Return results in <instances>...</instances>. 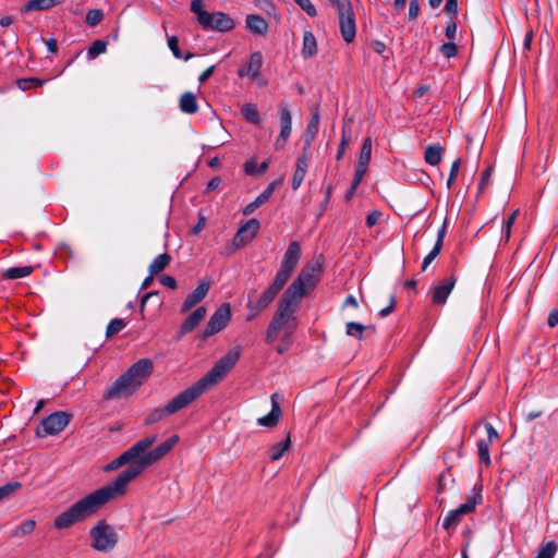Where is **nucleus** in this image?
Returning <instances> with one entry per match:
<instances>
[{"instance_id":"393cba45","label":"nucleus","mask_w":558,"mask_h":558,"mask_svg":"<svg viewBox=\"0 0 558 558\" xmlns=\"http://www.w3.org/2000/svg\"><path fill=\"white\" fill-rule=\"evenodd\" d=\"M246 28L257 35H265L268 31V24L264 17L255 14L246 16Z\"/></svg>"},{"instance_id":"8fccbe9b","label":"nucleus","mask_w":558,"mask_h":558,"mask_svg":"<svg viewBox=\"0 0 558 558\" xmlns=\"http://www.w3.org/2000/svg\"><path fill=\"white\" fill-rule=\"evenodd\" d=\"M294 2L310 16L314 17L317 15V11L311 0H294Z\"/></svg>"},{"instance_id":"3c124183","label":"nucleus","mask_w":558,"mask_h":558,"mask_svg":"<svg viewBox=\"0 0 558 558\" xmlns=\"http://www.w3.org/2000/svg\"><path fill=\"white\" fill-rule=\"evenodd\" d=\"M441 247L434 245L433 250L425 256L422 265V270H426L428 265L439 255Z\"/></svg>"},{"instance_id":"2eb2a0df","label":"nucleus","mask_w":558,"mask_h":558,"mask_svg":"<svg viewBox=\"0 0 558 558\" xmlns=\"http://www.w3.org/2000/svg\"><path fill=\"white\" fill-rule=\"evenodd\" d=\"M280 134L275 143L276 149H282L286 146L292 132V116L287 106L279 107Z\"/></svg>"},{"instance_id":"0eeeda50","label":"nucleus","mask_w":558,"mask_h":558,"mask_svg":"<svg viewBox=\"0 0 558 558\" xmlns=\"http://www.w3.org/2000/svg\"><path fill=\"white\" fill-rule=\"evenodd\" d=\"M338 10L340 33L343 40L352 43L356 35L355 17L350 0H329Z\"/></svg>"},{"instance_id":"473e14b6","label":"nucleus","mask_w":558,"mask_h":558,"mask_svg":"<svg viewBox=\"0 0 558 558\" xmlns=\"http://www.w3.org/2000/svg\"><path fill=\"white\" fill-rule=\"evenodd\" d=\"M241 113L247 122L255 124V125L259 124L260 118H259V113H258L256 105H254V104L243 105V107L241 108Z\"/></svg>"},{"instance_id":"ea45409f","label":"nucleus","mask_w":558,"mask_h":558,"mask_svg":"<svg viewBox=\"0 0 558 558\" xmlns=\"http://www.w3.org/2000/svg\"><path fill=\"white\" fill-rule=\"evenodd\" d=\"M366 329H367V327L360 323L349 322L345 325L347 335L350 337L356 338V339H362L363 332Z\"/></svg>"},{"instance_id":"4c0bfd02","label":"nucleus","mask_w":558,"mask_h":558,"mask_svg":"<svg viewBox=\"0 0 558 558\" xmlns=\"http://www.w3.org/2000/svg\"><path fill=\"white\" fill-rule=\"evenodd\" d=\"M557 553V545L554 541L543 544L538 548V553L535 558H554Z\"/></svg>"},{"instance_id":"69168bd1","label":"nucleus","mask_w":558,"mask_h":558,"mask_svg":"<svg viewBox=\"0 0 558 558\" xmlns=\"http://www.w3.org/2000/svg\"><path fill=\"white\" fill-rule=\"evenodd\" d=\"M45 45L47 46V49L51 53H57L58 51V45L57 40L54 38L44 39Z\"/></svg>"},{"instance_id":"72a5a7b5","label":"nucleus","mask_w":558,"mask_h":558,"mask_svg":"<svg viewBox=\"0 0 558 558\" xmlns=\"http://www.w3.org/2000/svg\"><path fill=\"white\" fill-rule=\"evenodd\" d=\"M290 445H291L290 436H288L284 440L272 445L270 448V460L271 461L279 460L284 454V452L290 448Z\"/></svg>"},{"instance_id":"bb28decb","label":"nucleus","mask_w":558,"mask_h":558,"mask_svg":"<svg viewBox=\"0 0 558 558\" xmlns=\"http://www.w3.org/2000/svg\"><path fill=\"white\" fill-rule=\"evenodd\" d=\"M317 53V41L314 34L310 31L303 35L302 56L305 59L312 58Z\"/></svg>"},{"instance_id":"79ce46f5","label":"nucleus","mask_w":558,"mask_h":558,"mask_svg":"<svg viewBox=\"0 0 558 558\" xmlns=\"http://www.w3.org/2000/svg\"><path fill=\"white\" fill-rule=\"evenodd\" d=\"M107 49V41L105 40H95L92 46L88 48L87 56L89 59H95L99 54L105 53Z\"/></svg>"},{"instance_id":"c756f323","label":"nucleus","mask_w":558,"mask_h":558,"mask_svg":"<svg viewBox=\"0 0 558 558\" xmlns=\"http://www.w3.org/2000/svg\"><path fill=\"white\" fill-rule=\"evenodd\" d=\"M171 256L168 253L159 254L149 265V274L156 276L160 274L170 264Z\"/></svg>"},{"instance_id":"0e129e2a","label":"nucleus","mask_w":558,"mask_h":558,"mask_svg":"<svg viewBox=\"0 0 558 558\" xmlns=\"http://www.w3.org/2000/svg\"><path fill=\"white\" fill-rule=\"evenodd\" d=\"M221 184V179L219 177H215L213 178L211 180H209V182L207 183V186H206V192H211L216 189L219 187V185Z\"/></svg>"},{"instance_id":"4d7b16f0","label":"nucleus","mask_w":558,"mask_h":558,"mask_svg":"<svg viewBox=\"0 0 558 558\" xmlns=\"http://www.w3.org/2000/svg\"><path fill=\"white\" fill-rule=\"evenodd\" d=\"M380 217H381V213L378 210H374V211L369 213L366 217V226L368 228L374 227L379 221Z\"/></svg>"},{"instance_id":"423d86ee","label":"nucleus","mask_w":558,"mask_h":558,"mask_svg":"<svg viewBox=\"0 0 558 558\" xmlns=\"http://www.w3.org/2000/svg\"><path fill=\"white\" fill-rule=\"evenodd\" d=\"M92 538L90 546L98 551L108 553L118 543V534L106 520H99L89 531Z\"/></svg>"},{"instance_id":"c03bdc74","label":"nucleus","mask_w":558,"mask_h":558,"mask_svg":"<svg viewBox=\"0 0 558 558\" xmlns=\"http://www.w3.org/2000/svg\"><path fill=\"white\" fill-rule=\"evenodd\" d=\"M319 128V113L315 112L310 120L306 128V135L310 137L307 142L310 143L317 134Z\"/></svg>"},{"instance_id":"bf43d9fd","label":"nucleus","mask_w":558,"mask_h":558,"mask_svg":"<svg viewBox=\"0 0 558 558\" xmlns=\"http://www.w3.org/2000/svg\"><path fill=\"white\" fill-rule=\"evenodd\" d=\"M395 306H396V298H395V295H390V300H389L388 306H386L383 310H380L379 316L380 317L388 316L395 310Z\"/></svg>"},{"instance_id":"ddd939ff","label":"nucleus","mask_w":558,"mask_h":558,"mask_svg":"<svg viewBox=\"0 0 558 558\" xmlns=\"http://www.w3.org/2000/svg\"><path fill=\"white\" fill-rule=\"evenodd\" d=\"M231 319V306L229 303L220 305L210 316L204 330V338L221 331Z\"/></svg>"},{"instance_id":"e433bc0d","label":"nucleus","mask_w":558,"mask_h":558,"mask_svg":"<svg viewBox=\"0 0 558 558\" xmlns=\"http://www.w3.org/2000/svg\"><path fill=\"white\" fill-rule=\"evenodd\" d=\"M489 445L490 444L485 439H481L477 441V452L480 461L484 463L486 466L490 465Z\"/></svg>"},{"instance_id":"603ef678","label":"nucleus","mask_w":558,"mask_h":558,"mask_svg":"<svg viewBox=\"0 0 558 558\" xmlns=\"http://www.w3.org/2000/svg\"><path fill=\"white\" fill-rule=\"evenodd\" d=\"M492 172H493V168L492 167H488V168H486L483 171L482 177H481V181H480V184H478L480 193H483L484 190L488 186Z\"/></svg>"},{"instance_id":"f8f14e48","label":"nucleus","mask_w":558,"mask_h":558,"mask_svg":"<svg viewBox=\"0 0 558 558\" xmlns=\"http://www.w3.org/2000/svg\"><path fill=\"white\" fill-rule=\"evenodd\" d=\"M301 258V246L299 242L292 241L288 250L284 253L283 259L281 262L280 268L276 274V277L288 282L295 267L298 266Z\"/></svg>"},{"instance_id":"a18cd8bd","label":"nucleus","mask_w":558,"mask_h":558,"mask_svg":"<svg viewBox=\"0 0 558 558\" xmlns=\"http://www.w3.org/2000/svg\"><path fill=\"white\" fill-rule=\"evenodd\" d=\"M104 19V12L99 9L89 10L86 13L85 22L88 26L94 27L98 25Z\"/></svg>"},{"instance_id":"7c9ffc66","label":"nucleus","mask_w":558,"mask_h":558,"mask_svg":"<svg viewBox=\"0 0 558 558\" xmlns=\"http://www.w3.org/2000/svg\"><path fill=\"white\" fill-rule=\"evenodd\" d=\"M35 527L36 521L34 519L25 520L12 530L11 537H24L31 535L35 531Z\"/></svg>"},{"instance_id":"4be33fe9","label":"nucleus","mask_w":558,"mask_h":558,"mask_svg":"<svg viewBox=\"0 0 558 558\" xmlns=\"http://www.w3.org/2000/svg\"><path fill=\"white\" fill-rule=\"evenodd\" d=\"M277 393H274L271 396V410L270 412L257 420L258 424L262 426L267 427H274L278 424L280 415H281V409L276 400Z\"/></svg>"},{"instance_id":"6ab92c4d","label":"nucleus","mask_w":558,"mask_h":558,"mask_svg":"<svg viewBox=\"0 0 558 558\" xmlns=\"http://www.w3.org/2000/svg\"><path fill=\"white\" fill-rule=\"evenodd\" d=\"M263 61L264 59L260 51L251 53L248 63L238 70V75L240 77L248 76L252 80H256L259 75Z\"/></svg>"},{"instance_id":"aec40b11","label":"nucleus","mask_w":558,"mask_h":558,"mask_svg":"<svg viewBox=\"0 0 558 558\" xmlns=\"http://www.w3.org/2000/svg\"><path fill=\"white\" fill-rule=\"evenodd\" d=\"M282 183V179H278V180H275L272 181L266 189L264 192H262L256 198L255 201H253L252 203L247 204L243 210L244 215H251L255 211L256 208H258L260 205H263L264 203H266L270 196L272 195L276 186L280 185Z\"/></svg>"},{"instance_id":"e2e57ef3","label":"nucleus","mask_w":558,"mask_h":558,"mask_svg":"<svg viewBox=\"0 0 558 558\" xmlns=\"http://www.w3.org/2000/svg\"><path fill=\"white\" fill-rule=\"evenodd\" d=\"M372 46V49L378 53V54H383L386 50V45L384 41H380V40H374L372 41L371 44Z\"/></svg>"},{"instance_id":"49530a36","label":"nucleus","mask_w":558,"mask_h":558,"mask_svg":"<svg viewBox=\"0 0 558 558\" xmlns=\"http://www.w3.org/2000/svg\"><path fill=\"white\" fill-rule=\"evenodd\" d=\"M372 157V140L366 137L363 142L357 161L369 163Z\"/></svg>"},{"instance_id":"b1692460","label":"nucleus","mask_w":558,"mask_h":558,"mask_svg":"<svg viewBox=\"0 0 558 558\" xmlns=\"http://www.w3.org/2000/svg\"><path fill=\"white\" fill-rule=\"evenodd\" d=\"M65 0H29L21 9L22 13H28L33 11H45L51 9Z\"/></svg>"},{"instance_id":"052dcab7","label":"nucleus","mask_w":558,"mask_h":558,"mask_svg":"<svg viewBox=\"0 0 558 558\" xmlns=\"http://www.w3.org/2000/svg\"><path fill=\"white\" fill-rule=\"evenodd\" d=\"M160 282L169 289L177 288V280L172 276H162Z\"/></svg>"},{"instance_id":"9d476101","label":"nucleus","mask_w":558,"mask_h":558,"mask_svg":"<svg viewBox=\"0 0 558 558\" xmlns=\"http://www.w3.org/2000/svg\"><path fill=\"white\" fill-rule=\"evenodd\" d=\"M481 502V488L477 489L476 487H474L473 495L468 497L465 502L460 505L457 509L449 511L448 514L445 517L442 521L444 529L450 530L452 527H456L460 523L462 517L473 512L476 506Z\"/></svg>"},{"instance_id":"6e6d98bb","label":"nucleus","mask_w":558,"mask_h":558,"mask_svg":"<svg viewBox=\"0 0 558 558\" xmlns=\"http://www.w3.org/2000/svg\"><path fill=\"white\" fill-rule=\"evenodd\" d=\"M444 10L456 19L458 14V0H447Z\"/></svg>"},{"instance_id":"09e8293b","label":"nucleus","mask_w":558,"mask_h":558,"mask_svg":"<svg viewBox=\"0 0 558 558\" xmlns=\"http://www.w3.org/2000/svg\"><path fill=\"white\" fill-rule=\"evenodd\" d=\"M440 52L448 59L453 58L458 53V47L454 43H445L440 46Z\"/></svg>"},{"instance_id":"f3484780","label":"nucleus","mask_w":558,"mask_h":558,"mask_svg":"<svg viewBox=\"0 0 558 558\" xmlns=\"http://www.w3.org/2000/svg\"><path fill=\"white\" fill-rule=\"evenodd\" d=\"M456 281L457 278L454 276H450L439 281V283L435 286L432 291L433 303L436 305L445 304L456 284Z\"/></svg>"},{"instance_id":"774afa93","label":"nucleus","mask_w":558,"mask_h":558,"mask_svg":"<svg viewBox=\"0 0 558 558\" xmlns=\"http://www.w3.org/2000/svg\"><path fill=\"white\" fill-rule=\"evenodd\" d=\"M547 324H548L549 327L557 326V324H558V312L557 311H553L549 314L548 319H547Z\"/></svg>"},{"instance_id":"f257e3e1","label":"nucleus","mask_w":558,"mask_h":558,"mask_svg":"<svg viewBox=\"0 0 558 558\" xmlns=\"http://www.w3.org/2000/svg\"><path fill=\"white\" fill-rule=\"evenodd\" d=\"M179 440L180 437L173 435L154 449L143 451L138 462L132 468L123 470L112 483L88 494L58 514L53 520V526L58 530H65L96 514L106 504L124 495L128 485L145 469L165 458Z\"/></svg>"},{"instance_id":"c85d7f7f","label":"nucleus","mask_w":558,"mask_h":558,"mask_svg":"<svg viewBox=\"0 0 558 558\" xmlns=\"http://www.w3.org/2000/svg\"><path fill=\"white\" fill-rule=\"evenodd\" d=\"M351 138H352V129H351V124L349 121V122H345L342 126L341 142L339 144L337 156H336V158L338 160L342 159V157L345 153V149L351 142Z\"/></svg>"},{"instance_id":"f03ea898","label":"nucleus","mask_w":558,"mask_h":558,"mask_svg":"<svg viewBox=\"0 0 558 558\" xmlns=\"http://www.w3.org/2000/svg\"><path fill=\"white\" fill-rule=\"evenodd\" d=\"M239 359L240 349L230 350L201 379L169 400L165 407L154 409L145 418V423L151 425L193 403L204 392L220 383L233 368Z\"/></svg>"},{"instance_id":"338daca9","label":"nucleus","mask_w":558,"mask_h":558,"mask_svg":"<svg viewBox=\"0 0 558 558\" xmlns=\"http://www.w3.org/2000/svg\"><path fill=\"white\" fill-rule=\"evenodd\" d=\"M215 71V65H211L209 68H207L199 76H198V81L199 83H204L206 82L214 73Z\"/></svg>"},{"instance_id":"4468645a","label":"nucleus","mask_w":558,"mask_h":558,"mask_svg":"<svg viewBox=\"0 0 558 558\" xmlns=\"http://www.w3.org/2000/svg\"><path fill=\"white\" fill-rule=\"evenodd\" d=\"M259 227L260 223L255 218L247 220L241 226L233 238V248L231 252L250 243L257 234Z\"/></svg>"},{"instance_id":"6e6552de","label":"nucleus","mask_w":558,"mask_h":558,"mask_svg":"<svg viewBox=\"0 0 558 558\" xmlns=\"http://www.w3.org/2000/svg\"><path fill=\"white\" fill-rule=\"evenodd\" d=\"M286 283L287 282L283 280L275 277L274 282L260 294L259 298L253 300L252 296H248L247 308L250 310V314L247 315V320L254 319L266 307H268Z\"/></svg>"},{"instance_id":"864d4df0","label":"nucleus","mask_w":558,"mask_h":558,"mask_svg":"<svg viewBox=\"0 0 558 558\" xmlns=\"http://www.w3.org/2000/svg\"><path fill=\"white\" fill-rule=\"evenodd\" d=\"M484 427H485L486 433H487V439H485L486 441L492 444L495 440L499 439V433L496 430V428L490 423L485 422L484 423Z\"/></svg>"},{"instance_id":"1a4fd4ad","label":"nucleus","mask_w":558,"mask_h":558,"mask_svg":"<svg viewBox=\"0 0 558 558\" xmlns=\"http://www.w3.org/2000/svg\"><path fill=\"white\" fill-rule=\"evenodd\" d=\"M319 268L318 265H306L284 293L301 301L305 294V289L315 286L317 280L316 274L319 271Z\"/></svg>"},{"instance_id":"de8ad7c7","label":"nucleus","mask_w":558,"mask_h":558,"mask_svg":"<svg viewBox=\"0 0 558 558\" xmlns=\"http://www.w3.org/2000/svg\"><path fill=\"white\" fill-rule=\"evenodd\" d=\"M460 166H461V159H456L452 162L451 169H450V173H449V177H448V180H447V187L448 189H452V186L454 184V181H456V178L458 175Z\"/></svg>"},{"instance_id":"5fc2aeb1","label":"nucleus","mask_w":558,"mask_h":558,"mask_svg":"<svg viewBox=\"0 0 558 558\" xmlns=\"http://www.w3.org/2000/svg\"><path fill=\"white\" fill-rule=\"evenodd\" d=\"M420 2L418 0H410L409 4V20H415L420 15Z\"/></svg>"},{"instance_id":"39448f33","label":"nucleus","mask_w":558,"mask_h":558,"mask_svg":"<svg viewBox=\"0 0 558 558\" xmlns=\"http://www.w3.org/2000/svg\"><path fill=\"white\" fill-rule=\"evenodd\" d=\"M156 440L157 436L150 435L136 441L133 446H131L128 450L121 453L118 458L108 463L105 470L113 471L125 464H128L126 468H132L136 462H138L141 453L143 451L148 450Z\"/></svg>"},{"instance_id":"9b49d317","label":"nucleus","mask_w":558,"mask_h":558,"mask_svg":"<svg viewBox=\"0 0 558 558\" xmlns=\"http://www.w3.org/2000/svg\"><path fill=\"white\" fill-rule=\"evenodd\" d=\"M70 423V416L64 412H54L44 418L36 429L38 437H46L50 435H58Z\"/></svg>"},{"instance_id":"f704fd0d","label":"nucleus","mask_w":558,"mask_h":558,"mask_svg":"<svg viewBox=\"0 0 558 558\" xmlns=\"http://www.w3.org/2000/svg\"><path fill=\"white\" fill-rule=\"evenodd\" d=\"M191 11L196 14L199 24H205L209 17V12L203 10L202 0H192Z\"/></svg>"},{"instance_id":"a878e982","label":"nucleus","mask_w":558,"mask_h":558,"mask_svg":"<svg viewBox=\"0 0 558 558\" xmlns=\"http://www.w3.org/2000/svg\"><path fill=\"white\" fill-rule=\"evenodd\" d=\"M179 108L183 113L194 114L198 110L196 96L192 92H185L179 100Z\"/></svg>"},{"instance_id":"7ed1b4c3","label":"nucleus","mask_w":558,"mask_h":558,"mask_svg":"<svg viewBox=\"0 0 558 558\" xmlns=\"http://www.w3.org/2000/svg\"><path fill=\"white\" fill-rule=\"evenodd\" d=\"M153 367L150 360H138L107 389L104 398L110 400L131 396L151 374Z\"/></svg>"},{"instance_id":"20e7f679","label":"nucleus","mask_w":558,"mask_h":558,"mask_svg":"<svg viewBox=\"0 0 558 558\" xmlns=\"http://www.w3.org/2000/svg\"><path fill=\"white\" fill-rule=\"evenodd\" d=\"M300 300L283 294L282 299L278 304V308L272 317L271 323L268 326L266 333V342L272 343L279 336L281 330H295L298 326V319L294 313L298 308Z\"/></svg>"},{"instance_id":"37998d69","label":"nucleus","mask_w":558,"mask_h":558,"mask_svg":"<svg viewBox=\"0 0 558 558\" xmlns=\"http://www.w3.org/2000/svg\"><path fill=\"white\" fill-rule=\"evenodd\" d=\"M126 326L125 322L121 318H113L107 326L106 337L111 338L112 336L120 332Z\"/></svg>"},{"instance_id":"58836bf2","label":"nucleus","mask_w":558,"mask_h":558,"mask_svg":"<svg viewBox=\"0 0 558 558\" xmlns=\"http://www.w3.org/2000/svg\"><path fill=\"white\" fill-rule=\"evenodd\" d=\"M46 83L45 80H40L37 77H27V78H20L16 81V84L20 89L27 90L31 88L40 87Z\"/></svg>"},{"instance_id":"a211bd4d","label":"nucleus","mask_w":558,"mask_h":558,"mask_svg":"<svg viewBox=\"0 0 558 558\" xmlns=\"http://www.w3.org/2000/svg\"><path fill=\"white\" fill-rule=\"evenodd\" d=\"M210 289V282L209 281H206V280H203L198 283V286L196 287V289L191 292L190 294H187V296L185 298L182 306H181V313H186L189 312L191 308H193L195 305H197L199 302H202L208 291Z\"/></svg>"},{"instance_id":"a19ab883","label":"nucleus","mask_w":558,"mask_h":558,"mask_svg":"<svg viewBox=\"0 0 558 558\" xmlns=\"http://www.w3.org/2000/svg\"><path fill=\"white\" fill-rule=\"evenodd\" d=\"M168 47L169 49L172 51L173 56L177 58V59H184V60H189L193 57V53L189 52L186 56H182V51L179 47V39L175 37V36H170L168 37Z\"/></svg>"},{"instance_id":"412c9836","label":"nucleus","mask_w":558,"mask_h":558,"mask_svg":"<svg viewBox=\"0 0 558 558\" xmlns=\"http://www.w3.org/2000/svg\"><path fill=\"white\" fill-rule=\"evenodd\" d=\"M206 313L207 311L204 306H199L195 311H193L182 323L179 336L181 337L185 333L193 331L198 326V324L204 319Z\"/></svg>"},{"instance_id":"c9c22d12","label":"nucleus","mask_w":558,"mask_h":558,"mask_svg":"<svg viewBox=\"0 0 558 558\" xmlns=\"http://www.w3.org/2000/svg\"><path fill=\"white\" fill-rule=\"evenodd\" d=\"M22 484L17 481L9 482L0 486V501L10 498L15 492L21 488Z\"/></svg>"},{"instance_id":"2f4dec72","label":"nucleus","mask_w":558,"mask_h":558,"mask_svg":"<svg viewBox=\"0 0 558 558\" xmlns=\"http://www.w3.org/2000/svg\"><path fill=\"white\" fill-rule=\"evenodd\" d=\"M33 272L32 266L11 267L3 274L4 279L15 280L29 276Z\"/></svg>"},{"instance_id":"680f3d73","label":"nucleus","mask_w":558,"mask_h":558,"mask_svg":"<svg viewBox=\"0 0 558 558\" xmlns=\"http://www.w3.org/2000/svg\"><path fill=\"white\" fill-rule=\"evenodd\" d=\"M257 166H256V162L254 160H248L245 162L244 165V171L246 174H257Z\"/></svg>"},{"instance_id":"dca6fc26","label":"nucleus","mask_w":558,"mask_h":558,"mask_svg":"<svg viewBox=\"0 0 558 558\" xmlns=\"http://www.w3.org/2000/svg\"><path fill=\"white\" fill-rule=\"evenodd\" d=\"M204 29H213L218 32H229L234 28V21L223 12L209 13V17L205 24H199Z\"/></svg>"},{"instance_id":"13d9d810","label":"nucleus","mask_w":558,"mask_h":558,"mask_svg":"<svg viewBox=\"0 0 558 558\" xmlns=\"http://www.w3.org/2000/svg\"><path fill=\"white\" fill-rule=\"evenodd\" d=\"M456 19H451V21L448 23L446 29H445V35L449 38V39H453L454 36H456V33H457V23L454 21Z\"/></svg>"},{"instance_id":"5701e85b","label":"nucleus","mask_w":558,"mask_h":558,"mask_svg":"<svg viewBox=\"0 0 558 558\" xmlns=\"http://www.w3.org/2000/svg\"><path fill=\"white\" fill-rule=\"evenodd\" d=\"M307 167H308L307 156L305 154L302 156H299L296 159L295 171H294L293 178H292V189L293 190H298L301 186V184L305 178Z\"/></svg>"},{"instance_id":"cd10ccee","label":"nucleus","mask_w":558,"mask_h":558,"mask_svg":"<svg viewBox=\"0 0 558 558\" xmlns=\"http://www.w3.org/2000/svg\"><path fill=\"white\" fill-rule=\"evenodd\" d=\"M444 154V148L439 144L428 145L424 153L425 161L430 166L440 163Z\"/></svg>"}]
</instances>
